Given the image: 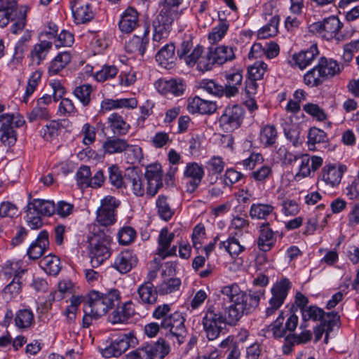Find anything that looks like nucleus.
<instances>
[{"instance_id": "f257e3e1", "label": "nucleus", "mask_w": 359, "mask_h": 359, "mask_svg": "<svg viewBox=\"0 0 359 359\" xmlns=\"http://www.w3.org/2000/svg\"><path fill=\"white\" fill-rule=\"evenodd\" d=\"M180 15V12L170 10L169 8H163L160 13L153 21V50L158 48L161 44L165 42L172 29L173 22Z\"/></svg>"}, {"instance_id": "f03ea898", "label": "nucleus", "mask_w": 359, "mask_h": 359, "mask_svg": "<svg viewBox=\"0 0 359 359\" xmlns=\"http://www.w3.org/2000/svg\"><path fill=\"white\" fill-rule=\"evenodd\" d=\"M120 303V293L117 290H111L107 293L92 290L88 294V309L97 319L105 315Z\"/></svg>"}, {"instance_id": "7ed1b4c3", "label": "nucleus", "mask_w": 359, "mask_h": 359, "mask_svg": "<svg viewBox=\"0 0 359 359\" xmlns=\"http://www.w3.org/2000/svg\"><path fill=\"white\" fill-rule=\"evenodd\" d=\"M264 294V290L258 291L249 290V292H241L228 309V316L231 322L238 321L243 315L252 312L259 305L260 297Z\"/></svg>"}, {"instance_id": "20e7f679", "label": "nucleus", "mask_w": 359, "mask_h": 359, "mask_svg": "<svg viewBox=\"0 0 359 359\" xmlns=\"http://www.w3.org/2000/svg\"><path fill=\"white\" fill-rule=\"evenodd\" d=\"M88 242L91 265L97 267L111 256L109 245L111 238L103 231H100L90 236Z\"/></svg>"}, {"instance_id": "39448f33", "label": "nucleus", "mask_w": 359, "mask_h": 359, "mask_svg": "<svg viewBox=\"0 0 359 359\" xmlns=\"http://www.w3.org/2000/svg\"><path fill=\"white\" fill-rule=\"evenodd\" d=\"M226 323L225 316L214 305L208 306L203 311L202 325L208 340L217 339Z\"/></svg>"}, {"instance_id": "423d86ee", "label": "nucleus", "mask_w": 359, "mask_h": 359, "mask_svg": "<svg viewBox=\"0 0 359 359\" xmlns=\"http://www.w3.org/2000/svg\"><path fill=\"white\" fill-rule=\"evenodd\" d=\"M342 27L343 24L335 16H331L325 19L323 22H318L313 25V28L322 37L327 40L335 39L339 42L348 39L353 34L352 31H341Z\"/></svg>"}, {"instance_id": "0eeeda50", "label": "nucleus", "mask_w": 359, "mask_h": 359, "mask_svg": "<svg viewBox=\"0 0 359 359\" xmlns=\"http://www.w3.org/2000/svg\"><path fill=\"white\" fill-rule=\"evenodd\" d=\"M25 123L23 117L13 114H6L0 116V140L7 147H11L16 142L15 128H19Z\"/></svg>"}, {"instance_id": "6e6552de", "label": "nucleus", "mask_w": 359, "mask_h": 359, "mask_svg": "<svg viewBox=\"0 0 359 359\" xmlns=\"http://www.w3.org/2000/svg\"><path fill=\"white\" fill-rule=\"evenodd\" d=\"M184 322L185 318L181 313L178 311L172 313L168 320L163 323V329L169 330L165 334V338L168 339L175 338L179 344L184 343L187 333Z\"/></svg>"}, {"instance_id": "1a4fd4ad", "label": "nucleus", "mask_w": 359, "mask_h": 359, "mask_svg": "<svg viewBox=\"0 0 359 359\" xmlns=\"http://www.w3.org/2000/svg\"><path fill=\"white\" fill-rule=\"evenodd\" d=\"M291 287V283L288 279L284 278L277 282L271 288L272 297L269 299V306L266 309L265 316L269 317L283 304L288 291Z\"/></svg>"}, {"instance_id": "9d476101", "label": "nucleus", "mask_w": 359, "mask_h": 359, "mask_svg": "<svg viewBox=\"0 0 359 359\" xmlns=\"http://www.w3.org/2000/svg\"><path fill=\"white\" fill-rule=\"evenodd\" d=\"M243 117V109L241 106L236 104L226 107L219 119V123L224 131L231 132L241 126Z\"/></svg>"}, {"instance_id": "9b49d317", "label": "nucleus", "mask_w": 359, "mask_h": 359, "mask_svg": "<svg viewBox=\"0 0 359 359\" xmlns=\"http://www.w3.org/2000/svg\"><path fill=\"white\" fill-rule=\"evenodd\" d=\"M192 48V36L191 35H186L177 50V54L180 59L184 60L185 63L189 67L196 64L197 60L203 53V47L197 46L190 55H187Z\"/></svg>"}, {"instance_id": "f8f14e48", "label": "nucleus", "mask_w": 359, "mask_h": 359, "mask_svg": "<svg viewBox=\"0 0 359 359\" xmlns=\"http://www.w3.org/2000/svg\"><path fill=\"white\" fill-rule=\"evenodd\" d=\"M343 172V166L337 168L332 165H325L322 170L321 178L318 182V185L321 187H336L341 182Z\"/></svg>"}, {"instance_id": "ddd939ff", "label": "nucleus", "mask_w": 359, "mask_h": 359, "mask_svg": "<svg viewBox=\"0 0 359 359\" xmlns=\"http://www.w3.org/2000/svg\"><path fill=\"white\" fill-rule=\"evenodd\" d=\"M133 337H129L126 334L121 336L111 342L109 346L102 348L101 350V353L107 358L118 357L128 349L130 346V343L133 342Z\"/></svg>"}, {"instance_id": "4468645a", "label": "nucleus", "mask_w": 359, "mask_h": 359, "mask_svg": "<svg viewBox=\"0 0 359 359\" xmlns=\"http://www.w3.org/2000/svg\"><path fill=\"white\" fill-rule=\"evenodd\" d=\"M124 188L131 190L137 196L144 194L143 180L140 172L135 168H128L125 173Z\"/></svg>"}, {"instance_id": "2eb2a0df", "label": "nucleus", "mask_w": 359, "mask_h": 359, "mask_svg": "<svg viewBox=\"0 0 359 359\" xmlns=\"http://www.w3.org/2000/svg\"><path fill=\"white\" fill-rule=\"evenodd\" d=\"M102 147L105 153L114 154L122 153L128 149H131L135 153H140L141 148L130 145L125 139L118 137H109L103 143Z\"/></svg>"}, {"instance_id": "dca6fc26", "label": "nucleus", "mask_w": 359, "mask_h": 359, "mask_svg": "<svg viewBox=\"0 0 359 359\" xmlns=\"http://www.w3.org/2000/svg\"><path fill=\"white\" fill-rule=\"evenodd\" d=\"M203 175L204 170L201 165L195 162L187 163L184 176L190 180L187 182V191L190 193L194 192L201 184Z\"/></svg>"}, {"instance_id": "f3484780", "label": "nucleus", "mask_w": 359, "mask_h": 359, "mask_svg": "<svg viewBox=\"0 0 359 359\" xmlns=\"http://www.w3.org/2000/svg\"><path fill=\"white\" fill-rule=\"evenodd\" d=\"M139 25L138 13L133 7H128L121 15L118 28L122 33H131Z\"/></svg>"}, {"instance_id": "a211bd4d", "label": "nucleus", "mask_w": 359, "mask_h": 359, "mask_svg": "<svg viewBox=\"0 0 359 359\" xmlns=\"http://www.w3.org/2000/svg\"><path fill=\"white\" fill-rule=\"evenodd\" d=\"M278 154L281 156L284 155L285 156V160L287 159V156H289L287 159L288 163H292V160L298 163L299 165V172L296 174L295 178L297 179L300 177H307L311 173V166H310V157L308 155H303L299 157L294 156L292 154L287 152V150L285 147L279 148L278 151Z\"/></svg>"}, {"instance_id": "6ab92c4d", "label": "nucleus", "mask_w": 359, "mask_h": 359, "mask_svg": "<svg viewBox=\"0 0 359 359\" xmlns=\"http://www.w3.org/2000/svg\"><path fill=\"white\" fill-rule=\"evenodd\" d=\"M48 245V233L46 231H42L27 250V254L29 258L31 259H39L43 255Z\"/></svg>"}, {"instance_id": "aec40b11", "label": "nucleus", "mask_w": 359, "mask_h": 359, "mask_svg": "<svg viewBox=\"0 0 359 359\" xmlns=\"http://www.w3.org/2000/svg\"><path fill=\"white\" fill-rule=\"evenodd\" d=\"M137 262L136 256L130 251L126 250L116 256L113 266L121 273H126L137 264Z\"/></svg>"}, {"instance_id": "412c9836", "label": "nucleus", "mask_w": 359, "mask_h": 359, "mask_svg": "<svg viewBox=\"0 0 359 359\" xmlns=\"http://www.w3.org/2000/svg\"><path fill=\"white\" fill-rule=\"evenodd\" d=\"M188 109L193 113L198 112L200 114H212L217 109L215 102L201 98L196 96L189 102Z\"/></svg>"}, {"instance_id": "4be33fe9", "label": "nucleus", "mask_w": 359, "mask_h": 359, "mask_svg": "<svg viewBox=\"0 0 359 359\" xmlns=\"http://www.w3.org/2000/svg\"><path fill=\"white\" fill-rule=\"evenodd\" d=\"M149 29L147 28L142 36L135 35L126 45V51L131 53H136L143 55L145 53L146 46L149 43Z\"/></svg>"}, {"instance_id": "5701e85b", "label": "nucleus", "mask_w": 359, "mask_h": 359, "mask_svg": "<svg viewBox=\"0 0 359 359\" xmlns=\"http://www.w3.org/2000/svg\"><path fill=\"white\" fill-rule=\"evenodd\" d=\"M27 208L40 216H50L55 212L53 201L39 198H35L29 202Z\"/></svg>"}, {"instance_id": "b1692460", "label": "nucleus", "mask_w": 359, "mask_h": 359, "mask_svg": "<svg viewBox=\"0 0 359 359\" xmlns=\"http://www.w3.org/2000/svg\"><path fill=\"white\" fill-rule=\"evenodd\" d=\"M276 241L274 232L269 226V223H263L260 226V234L257 245L260 250L267 252L270 250Z\"/></svg>"}, {"instance_id": "393cba45", "label": "nucleus", "mask_w": 359, "mask_h": 359, "mask_svg": "<svg viewBox=\"0 0 359 359\" xmlns=\"http://www.w3.org/2000/svg\"><path fill=\"white\" fill-rule=\"evenodd\" d=\"M72 11L76 23H86L93 18V13L88 4L79 1L72 3Z\"/></svg>"}, {"instance_id": "a878e982", "label": "nucleus", "mask_w": 359, "mask_h": 359, "mask_svg": "<svg viewBox=\"0 0 359 359\" xmlns=\"http://www.w3.org/2000/svg\"><path fill=\"white\" fill-rule=\"evenodd\" d=\"M137 294L142 303L154 304L157 301L158 290L155 288L152 283L146 281L137 288Z\"/></svg>"}, {"instance_id": "bb28decb", "label": "nucleus", "mask_w": 359, "mask_h": 359, "mask_svg": "<svg viewBox=\"0 0 359 359\" xmlns=\"http://www.w3.org/2000/svg\"><path fill=\"white\" fill-rule=\"evenodd\" d=\"M137 106L135 98H123L117 100L105 99L101 102V109L103 111H111L120 108L134 109Z\"/></svg>"}, {"instance_id": "cd10ccee", "label": "nucleus", "mask_w": 359, "mask_h": 359, "mask_svg": "<svg viewBox=\"0 0 359 359\" xmlns=\"http://www.w3.org/2000/svg\"><path fill=\"white\" fill-rule=\"evenodd\" d=\"M109 126L114 134L117 135H126L130 126L126 123L123 116L118 113H112L107 118Z\"/></svg>"}, {"instance_id": "c85d7f7f", "label": "nucleus", "mask_w": 359, "mask_h": 359, "mask_svg": "<svg viewBox=\"0 0 359 359\" xmlns=\"http://www.w3.org/2000/svg\"><path fill=\"white\" fill-rule=\"evenodd\" d=\"M318 55V50L317 46L312 45L309 49L294 54L293 55V60L299 69H304L311 64L312 61Z\"/></svg>"}, {"instance_id": "c756f323", "label": "nucleus", "mask_w": 359, "mask_h": 359, "mask_svg": "<svg viewBox=\"0 0 359 359\" xmlns=\"http://www.w3.org/2000/svg\"><path fill=\"white\" fill-rule=\"evenodd\" d=\"M175 51L173 43L165 44L156 55V60L162 67L169 68V65L175 61Z\"/></svg>"}, {"instance_id": "7c9ffc66", "label": "nucleus", "mask_w": 359, "mask_h": 359, "mask_svg": "<svg viewBox=\"0 0 359 359\" xmlns=\"http://www.w3.org/2000/svg\"><path fill=\"white\" fill-rule=\"evenodd\" d=\"M318 69L321 70L325 79L333 77L341 72V68L336 60L321 57L317 65Z\"/></svg>"}, {"instance_id": "2f4dec72", "label": "nucleus", "mask_w": 359, "mask_h": 359, "mask_svg": "<svg viewBox=\"0 0 359 359\" xmlns=\"http://www.w3.org/2000/svg\"><path fill=\"white\" fill-rule=\"evenodd\" d=\"M274 211V207L269 203H253L250 206L249 215L253 219H266Z\"/></svg>"}, {"instance_id": "473e14b6", "label": "nucleus", "mask_w": 359, "mask_h": 359, "mask_svg": "<svg viewBox=\"0 0 359 359\" xmlns=\"http://www.w3.org/2000/svg\"><path fill=\"white\" fill-rule=\"evenodd\" d=\"M40 266L48 274L56 276L61 269L60 259L51 254L43 257L39 262Z\"/></svg>"}, {"instance_id": "72a5a7b5", "label": "nucleus", "mask_w": 359, "mask_h": 359, "mask_svg": "<svg viewBox=\"0 0 359 359\" xmlns=\"http://www.w3.org/2000/svg\"><path fill=\"white\" fill-rule=\"evenodd\" d=\"M213 57H215L217 63L222 65L227 61L233 60L235 57L234 50L232 46H219L216 48H212Z\"/></svg>"}, {"instance_id": "f704fd0d", "label": "nucleus", "mask_w": 359, "mask_h": 359, "mask_svg": "<svg viewBox=\"0 0 359 359\" xmlns=\"http://www.w3.org/2000/svg\"><path fill=\"white\" fill-rule=\"evenodd\" d=\"M14 320L19 329H27L34 323V313L28 309H20L16 312Z\"/></svg>"}, {"instance_id": "c9c22d12", "label": "nucleus", "mask_w": 359, "mask_h": 359, "mask_svg": "<svg viewBox=\"0 0 359 359\" xmlns=\"http://www.w3.org/2000/svg\"><path fill=\"white\" fill-rule=\"evenodd\" d=\"M52 47V43L46 40L36 44L31 52L32 63L39 65Z\"/></svg>"}, {"instance_id": "e433bc0d", "label": "nucleus", "mask_w": 359, "mask_h": 359, "mask_svg": "<svg viewBox=\"0 0 359 359\" xmlns=\"http://www.w3.org/2000/svg\"><path fill=\"white\" fill-rule=\"evenodd\" d=\"M147 348H150L152 352V358L158 356L161 359H163L168 355L170 351V344L164 338H158L154 344H147Z\"/></svg>"}, {"instance_id": "4c0bfd02", "label": "nucleus", "mask_w": 359, "mask_h": 359, "mask_svg": "<svg viewBox=\"0 0 359 359\" xmlns=\"http://www.w3.org/2000/svg\"><path fill=\"white\" fill-rule=\"evenodd\" d=\"M181 285V280L178 278H169L163 280L157 286L158 292L161 295L171 294L179 290Z\"/></svg>"}, {"instance_id": "58836bf2", "label": "nucleus", "mask_w": 359, "mask_h": 359, "mask_svg": "<svg viewBox=\"0 0 359 359\" xmlns=\"http://www.w3.org/2000/svg\"><path fill=\"white\" fill-rule=\"evenodd\" d=\"M71 60V55L68 52L59 53L51 62L48 71L52 75L57 74L62 70Z\"/></svg>"}, {"instance_id": "ea45409f", "label": "nucleus", "mask_w": 359, "mask_h": 359, "mask_svg": "<svg viewBox=\"0 0 359 359\" xmlns=\"http://www.w3.org/2000/svg\"><path fill=\"white\" fill-rule=\"evenodd\" d=\"M279 17L274 15L271 17L269 22L258 31L259 39H266L274 36L278 32Z\"/></svg>"}, {"instance_id": "a19ab883", "label": "nucleus", "mask_w": 359, "mask_h": 359, "mask_svg": "<svg viewBox=\"0 0 359 359\" xmlns=\"http://www.w3.org/2000/svg\"><path fill=\"white\" fill-rule=\"evenodd\" d=\"M278 136L276 127L273 125L264 126L260 131L259 138L265 146H271L275 144Z\"/></svg>"}, {"instance_id": "79ce46f5", "label": "nucleus", "mask_w": 359, "mask_h": 359, "mask_svg": "<svg viewBox=\"0 0 359 359\" xmlns=\"http://www.w3.org/2000/svg\"><path fill=\"white\" fill-rule=\"evenodd\" d=\"M222 247L225 248L231 257L238 256L245 250V247L240 243L235 236H230L227 241L221 242L219 248Z\"/></svg>"}, {"instance_id": "37998d69", "label": "nucleus", "mask_w": 359, "mask_h": 359, "mask_svg": "<svg viewBox=\"0 0 359 359\" xmlns=\"http://www.w3.org/2000/svg\"><path fill=\"white\" fill-rule=\"evenodd\" d=\"M326 80L321 74V70H320L316 65L312 69L309 71L304 76V83L307 86H318L323 83V82Z\"/></svg>"}, {"instance_id": "c03bdc74", "label": "nucleus", "mask_w": 359, "mask_h": 359, "mask_svg": "<svg viewBox=\"0 0 359 359\" xmlns=\"http://www.w3.org/2000/svg\"><path fill=\"white\" fill-rule=\"evenodd\" d=\"M174 237V233H170L167 228H163L161 229L158 238V248L157 249V254L159 256L163 255V252L170 248Z\"/></svg>"}, {"instance_id": "a18cd8bd", "label": "nucleus", "mask_w": 359, "mask_h": 359, "mask_svg": "<svg viewBox=\"0 0 359 359\" xmlns=\"http://www.w3.org/2000/svg\"><path fill=\"white\" fill-rule=\"evenodd\" d=\"M92 91L93 88L90 84H83L75 88L74 95L86 107L90 102Z\"/></svg>"}, {"instance_id": "49530a36", "label": "nucleus", "mask_w": 359, "mask_h": 359, "mask_svg": "<svg viewBox=\"0 0 359 359\" xmlns=\"http://www.w3.org/2000/svg\"><path fill=\"white\" fill-rule=\"evenodd\" d=\"M156 206L158 208V212L163 219L168 221L172 217L174 211L167 202L166 196L163 195L159 196L156 201Z\"/></svg>"}, {"instance_id": "de8ad7c7", "label": "nucleus", "mask_w": 359, "mask_h": 359, "mask_svg": "<svg viewBox=\"0 0 359 359\" xmlns=\"http://www.w3.org/2000/svg\"><path fill=\"white\" fill-rule=\"evenodd\" d=\"M212 55V48H210L205 55H200L196 61L197 69L199 71L205 72L212 69L213 65L217 63L215 57Z\"/></svg>"}, {"instance_id": "09e8293b", "label": "nucleus", "mask_w": 359, "mask_h": 359, "mask_svg": "<svg viewBox=\"0 0 359 359\" xmlns=\"http://www.w3.org/2000/svg\"><path fill=\"white\" fill-rule=\"evenodd\" d=\"M327 140L326 133L317 128H312L308 134V144L310 150L315 149L316 143L325 142Z\"/></svg>"}, {"instance_id": "8fccbe9b", "label": "nucleus", "mask_w": 359, "mask_h": 359, "mask_svg": "<svg viewBox=\"0 0 359 359\" xmlns=\"http://www.w3.org/2000/svg\"><path fill=\"white\" fill-rule=\"evenodd\" d=\"M229 28V23L226 20H220L208 35L209 40L215 43L219 41L226 34Z\"/></svg>"}, {"instance_id": "3c124183", "label": "nucleus", "mask_w": 359, "mask_h": 359, "mask_svg": "<svg viewBox=\"0 0 359 359\" xmlns=\"http://www.w3.org/2000/svg\"><path fill=\"white\" fill-rule=\"evenodd\" d=\"M170 311V306L167 304H163L156 306L152 313L153 318L158 320L162 329L163 327L164 321L168 320L169 316L172 313Z\"/></svg>"}, {"instance_id": "603ef678", "label": "nucleus", "mask_w": 359, "mask_h": 359, "mask_svg": "<svg viewBox=\"0 0 359 359\" xmlns=\"http://www.w3.org/2000/svg\"><path fill=\"white\" fill-rule=\"evenodd\" d=\"M170 311V306L167 304H163L156 306L152 313L153 318L158 320L162 329L163 327L164 321L168 320L169 316L172 313Z\"/></svg>"}, {"instance_id": "864d4df0", "label": "nucleus", "mask_w": 359, "mask_h": 359, "mask_svg": "<svg viewBox=\"0 0 359 359\" xmlns=\"http://www.w3.org/2000/svg\"><path fill=\"white\" fill-rule=\"evenodd\" d=\"M109 180L110 183L116 188H121L124 186L125 175L123 177L121 172L116 165H111L108 169Z\"/></svg>"}, {"instance_id": "5fc2aeb1", "label": "nucleus", "mask_w": 359, "mask_h": 359, "mask_svg": "<svg viewBox=\"0 0 359 359\" xmlns=\"http://www.w3.org/2000/svg\"><path fill=\"white\" fill-rule=\"evenodd\" d=\"M267 69V65L262 61H257L248 68L249 79L260 80Z\"/></svg>"}, {"instance_id": "6e6d98bb", "label": "nucleus", "mask_w": 359, "mask_h": 359, "mask_svg": "<svg viewBox=\"0 0 359 359\" xmlns=\"http://www.w3.org/2000/svg\"><path fill=\"white\" fill-rule=\"evenodd\" d=\"M302 313L304 321H307L309 320L317 321L320 320L321 317L324 314V311L316 306H311L306 308H303L302 309Z\"/></svg>"}, {"instance_id": "4d7b16f0", "label": "nucleus", "mask_w": 359, "mask_h": 359, "mask_svg": "<svg viewBox=\"0 0 359 359\" xmlns=\"http://www.w3.org/2000/svg\"><path fill=\"white\" fill-rule=\"evenodd\" d=\"M90 176L91 172L90 167L87 165L81 166L76 173L77 184L81 187H88Z\"/></svg>"}, {"instance_id": "13d9d810", "label": "nucleus", "mask_w": 359, "mask_h": 359, "mask_svg": "<svg viewBox=\"0 0 359 359\" xmlns=\"http://www.w3.org/2000/svg\"><path fill=\"white\" fill-rule=\"evenodd\" d=\"M320 324L326 328V331L332 332L333 327L337 325L339 321V316L337 313L329 312L325 313L320 318Z\"/></svg>"}, {"instance_id": "bf43d9fd", "label": "nucleus", "mask_w": 359, "mask_h": 359, "mask_svg": "<svg viewBox=\"0 0 359 359\" xmlns=\"http://www.w3.org/2000/svg\"><path fill=\"white\" fill-rule=\"evenodd\" d=\"M241 292L242 291L241 290L239 286L236 283L226 285L221 290V293L224 297H226L224 298V299L228 300L232 304L235 303L236 299L238 297Z\"/></svg>"}, {"instance_id": "052dcab7", "label": "nucleus", "mask_w": 359, "mask_h": 359, "mask_svg": "<svg viewBox=\"0 0 359 359\" xmlns=\"http://www.w3.org/2000/svg\"><path fill=\"white\" fill-rule=\"evenodd\" d=\"M41 72L39 71H36L32 74V76L29 79L25 96L23 97V101L25 102H27L28 97L34 92L36 86H38L39 82L41 80Z\"/></svg>"}, {"instance_id": "680f3d73", "label": "nucleus", "mask_w": 359, "mask_h": 359, "mask_svg": "<svg viewBox=\"0 0 359 359\" xmlns=\"http://www.w3.org/2000/svg\"><path fill=\"white\" fill-rule=\"evenodd\" d=\"M118 73L117 68L114 65H106L97 72L95 78L97 81L103 82L107 79L114 78Z\"/></svg>"}, {"instance_id": "e2e57ef3", "label": "nucleus", "mask_w": 359, "mask_h": 359, "mask_svg": "<svg viewBox=\"0 0 359 359\" xmlns=\"http://www.w3.org/2000/svg\"><path fill=\"white\" fill-rule=\"evenodd\" d=\"M126 357V359H153L151 350L146 344L130 352Z\"/></svg>"}, {"instance_id": "0e129e2a", "label": "nucleus", "mask_w": 359, "mask_h": 359, "mask_svg": "<svg viewBox=\"0 0 359 359\" xmlns=\"http://www.w3.org/2000/svg\"><path fill=\"white\" fill-rule=\"evenodd\" d=\"M163 171L159 163L151 164L147 167L145 177L147 180L162 181Z\"/></svg>"}, {"instance_id": "69168bd1", "label": "nucleus", "mask_w": 359, "mask_h": 359, "mask_svg": "<svg viewBox=\"0 0 359 359\" xmlns=\"http://www.w3.org/2000/svg\"><path fill=\"white\" fill-rule=\"evenodd\" d=\"M60 129L61 123L53 121L43 128V137L47 141H50L54 137L58 135Z\"/></svg>"}, {"instance_id": "338daca9", "label": "nucleus", "mask_w": 359, "mask_h": 359, "mask_svg": "<svg viewBox=\"0 0 359 359\" xmlns=\"http://www.w3.org/2000/svg\"><path fill=\"white\" fill-rule=\"evenodd\" d=\"M50 118L49 112L46 107L36 104L28 115V119L30 122H34L39 119L47 120Z\"/></svg>"}, {"instance_id": "774afa93", "label": "nucleus", "mask_w": 359, "mask_h": 359, "mask_svg": "<svg viewBox=\"0 0 359 359\" xmlns=\"http://www.w3.org/2000/svg\"><path fill=\"white\" fill-rule=\"evenodd\" d=\"M205 229L203 225H196L192 232V243L193 246L196 249L198 250L201 248L203 241L205 238Z\"/></svg>"}]
</instances>
